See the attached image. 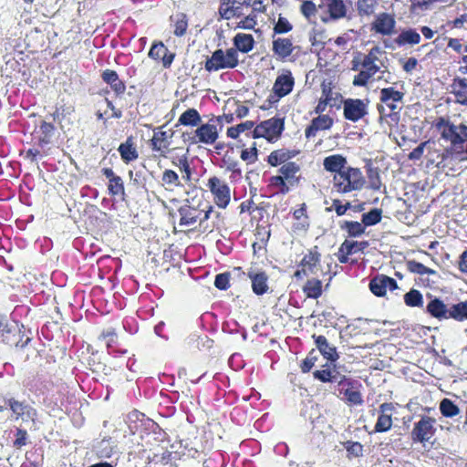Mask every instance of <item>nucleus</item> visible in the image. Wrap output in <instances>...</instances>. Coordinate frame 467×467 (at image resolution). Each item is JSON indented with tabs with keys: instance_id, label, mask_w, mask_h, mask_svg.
<instances>
[{
	"instance_id": "nucleus-53",
	"label": "nucleus",
	"mask_w": 467,
	"mask_h": 467,
	"mask_svg": "<svg viewBox=\"0 0 467 467\" xmlns=\"http://www.w3.org/2000/svg\"><path fill=\"white\" fill-rule=\"evenodd\" d=\"M440 411L443 417L453 418L460 413L459 407L450 399H443L440 402Z\"/></svg>"
},
{
	"instance_id": "nucleus-27",
	"label": "nucleus",
	"mask_w": 467,
	"mask_h": 467,
	"mask_svg": "<svg viewBox=\"0 0 467 467\" xmlns=\"http://www.w3.org/2000/svg\"><path fill=\"white\" fill-rule=\"evenodd\" d=\"M300 153L299 150L281 148L273 150L267 156V163L272 167H278L292 162L291 160Z\"/></svg>"
},
{
	"instance_id": "nucleus-33",
	"label": "nucleus",
	"mask_w": 467,
	"mask_h": 467,
	"mask_svg": "<svg viewBox=\"0 0 467 467\" xmlns=\"http://www.w3.org/2000/svg\"><path fill=\"white\" fill-rule=\"evenodd\" d=\"M118 151L126 164L135 161L139 158L137 145L132 136L128 137L124 142L119 144Z\"/></svg>"
},
{
	"instance_id": "nucleus-54",
	"label": "nucleus",
	"mask_w": 467,
	"mask_h": 467,
	"mask_svg": "<svg viewBox=\"0 0 467 467\" xmlns=\"http://www.w3.org/2000/svg\"><path fill=\"white\" fill-rule=\"evenodd\" d=\"M382 219V210L379 208H373L369 212L365 213L361 216V222L367 226H372L379 223Z\"/></svg>"
},
{
	"instance_id": "nucleus-59",
	"label": "nucleus",
	"mask_w": 467,
	"mask_h": 467,
	"mask_svg": "<svg viewBox=\"0 0 467 467\" xmlns=\"http://www.w3.org/2000/svg\"><path fill=\"white\" fill-rule=\"evenodd\" d=\"M351 203L347 202L346 203H342L339 199H334L332 201V205L330 207L326 208V212L330 213L335 211L337 216H342L346 214L347 211L350 209Z\"/></svg>"
},
{
	"instance_id": "nucleus-63",
	"label": "nucleus",
	"mask_w": 467,
	"mask_h": 467,
	"mask_svg": "<svg viewBox=\"0 0 467 467\" xmlns=\"http://www.w3.org/2000/svg\"><path fill=\"white\" fill-rule=\"evenodd\" d=\"M317 356L316 355L315 349H312L305 359L300 364V368L303 373L309 372L316 364Z\"/></svg>"
},
{
	"instance_id": "nucleus-6",
	"label": "nucleus",
	"mask_w": 467,
	"mask_h": 467,
	"mask_svg": "<svg viewBox=\"0 0 467 467\" xmlns=\"http://www.w3.org/2000/svg\"><path fill=\"white\" fill-rule=\"evenodd\" d=\"M365 184L364 176L358 168L346 167L341 172L334 174L333 187L338 193L358 191Z\"/></svg>"
},
{
	"instance_id": "nucleus-29",
	"label": "nucleus",
	"mask_w": 467,
	"mask_h": 467,
	"mask_svg": "<svg viewBox=\"0 0 467 467\" xmlns=\"http://www.w3.org/2000/svg\"><path fill=\"white\" fill-rule=\"evenodd\" d=\"M101 173L109 180L108 192L110 196H125V186L122 178L111 168H103Z\"/></svg>"
},
{
	"instance_id": "nucleus-19",
	"label": "nucleus",
	"mask_w": 467,
	"mask_h": 467,
	"mask_svg": "<svg viewBox=\"0 0 467 467\" xmlns=\"http://www.w3.org/2000/svg\"><path fill=\"white\" fill-rule=\"evenodd\" d=\"M295 49L296 46L292 37L272 36V52L276 61H290Z\"/></svg>"
},
{
	"instance_id": "nucleus-23",
	"label": "nucleus",
	"mask_w": 467,
	"mask_h": 467,
	"mask_svg": "<svg viewBox=\"0 0 467 467\" xmlns=\"http://www.w3.org/2000/svg\"><path fill=\"white\" fill-rule=\"evenodd\" d=\"M7 404L16 420L22 421L34 420L36 416V410L26 400L20 401L15 398L8 400Z\"/></svg>"
},
{
	"instance_id": "nucleus-16",
	"label": "nucleus",
	"mask_w": 467,
	"mask_h": 467,
	"mask_svg": "<svg viewBox=\"0 0 467 467\" xmlns=\"http://www.w3.org/2000/svg\"><path fill=\"white\" fill-rule=\"evenodd\" d=\"M295 87V78L288 69L278 75L273 86V94L269 96V102L275 103L280 99L290 94Z\"/></svg>"
},
{
	"instance_id": "nucleus-37",
	"label": "nucleus",
	"mask_w": 467,
	"mask_h": 467,
	"mask_svg": "<svg viewBox=\"0 0 467 467\" xmlns=\"http://www.w3.org/2000/svg\"><path fill=\"white\" fill-rule=\"evenodd\" d=\"M451 93L454 95L455 101L467 106V78L456 77L451 84Z\"/></svg>"
},
{
	"instance_id": "nucleus-48",
	"label": "nucleus",
	"mask_w": 467,
	"mask_h": 467,
	"mask_svg": "<svg viewBox=\"0 0 467 467\" xmlns=\"http://www.w3.org/2000/svg\"><path fill=\"white\" fill-rule=\"evenodd\" d=\"M172 165L176 166L182 172V180L189 182L192 176V170L186 155H182L171 160Z\"/></svg>"
},
{
	"instance_id": "nucleus-40",
	"label": "nucleus",
	"mask_w": 467,
	"mask_h": 467,
	"mask_svg": "<svg viewBox=\"0 0 467 467\" xmlns=\"http://www.w3.org/2000/svg\"><path fill=\"white\" fill-rule=\"evenodd\" d=\"M346 164L347 159L340 154L329 155L323 161L324 169L335 174L341 172L346 168Z\"/></svg>"
},
{
	"instance_id": "nucleus-5",
	"label": "nucleus",
	"mask_w": 467,
	"mask_h": 467,
	"mask_svg": "<svg viewBox=\"0 0 467 467\" xmlns=\"http://www.w3.org/2000/svg\"><path fill=\"white\" fill-rule=\"evenodd\" d=\"M382 54V50L378 46L369 49L368 53L365 55L360 62L356 58L352 61V69L357 70L359 66L363 67L358 75L353 78V85L356 87H365L372 77H374L379 70L380 67L377 64L379 61V55Z\"/></svg>"
},
{
	"instance_id": "nucleus-26",
	"label": "nucleus",
	"mask_w": 467,
	"mask_h": 467,
	"mask_svg": "<svg viewBox=\"0 0 467 467\" xmlns=\"http://www.w3.org/2000/svg\"><path fill=\"white\" fill-rule=\"evenodd\" d=\"M56 132V127L53 123L41 121L32 133L33 140L38 147L43 148L52 142Z\"/></svg>"
},
{
	"instance_id": "nucleus-38",
	"label": "nucleus",
	"mask_w": 467,
	"mask_h": 467,
	"mask_svg": "<svg viewBox=\"0 0 467 467\" xmlns=\"http://www.w3.org/2000/svg\"><path fill=\"white\" fill-rule=\"evenodd\" d=\"M426 312L432 317L439 320L449 319V307L444 302L438 298H432L426 306Z\"/></svg>"
},
{
	"instance_id": "nucleus-3",
	"label": "nucleus",
	"mask_w": 467,
	"mask_h": 467,
	"mask_svg": "<svg viewBox=\"0 0 467 467\" xmlns=\"http://www.w3.org/2000/svg\"><path fill=\"white\" fill-rule=\"evenodd\" d=\"M223 117H213L208 122L201 123L191 132L183 133L191 144L213 145L219 139Z\"/></svg>"
},
{
	"instance_id": "nucleus-56",
	"label": "nucleus",
	"mask_w": 467,
	"mask_h": 467,
	"mask_svg": "<svg viewBox=\"0 0 467 467\" xmlns=\"http://www.w3.org/2000/svg\"><path fill=\"white\" fill-rule=\"evenodd\" d=\"M99 338L106 340V345L109 353H113L115 351V347H117L118 343V337L115 332V329L110 328L108 330H103L99 335Z\"/></svg>"
},
{
	"instance_id": "nucleus-36",
	"label": "nucleus",
	"mask_w": 467,
	"mask_h": 467,
	"mask_svg": "<svg viewBox=\"0 0 467 467\" xmlns=\"http://www.w3.org/2000/svg\"><path fill=\"white\" fill-rule=\"evenodd\" d=\"M160 184L165 191L171 192H174L177 188L183 187L179 174L171 169H165L162 171Z\"/></svg>"
},
{
	"instance_id": "nucleus-1",
	"label": "nucleus",
	"mask_w": 467,
	"mask_h": 467,
	"mask_svg": "<svg viewBox=\"0 0 467 467\" xmlns=\"http://www.w3.org/2000/svg\"><path fill=\"white\" fill-rule=\"evenodd\" d=\"M434 126L441 132V137L451 143V146L445 148L439 156L441 161L438 165L444 168L450 158L459 159L457 150H459V145L464 144L467 140V125L463 123L455 125L449 119L440 117L435 120Z\"/></svg>"
},
{
	"instance_id": "nucleus-7",
	"label": "nucleus",
	"mask_w": 467,
	"mask_h": 467,
	"mask_svg": "<svg viewBox=\"0 0 467 467\" xmlns=\"http://www.w3.org/2000/svg\"><path fill=\"white\" fill-rule=\"evenodd\" d=\"M31 340L26 331L12 326L6 316L0 314V343L23 349Z\"/></svg>"
},
{
	"instance_id": "nucleus-35",
	"label": "nucleus",
	"mask_w": 467,
	"mask_h": 467,
	"mask_svg": "<svg viewBox=\"0 0 467 467\" xmlns=\"http://www.w3.org/2000/svg\"><path fill=\"white\" fill-rule=\"evenodd\" d=\"M293 218L296 221L293 229L295 232H306L310 226V220L307 214V206L305 202L301 203L298 208L292 213Z\"/></svg>"
},
{
	"instance_id": "nucleus-61",
	"label": "nucleus",
	"mask_w": 467,
	"mask_h": 467,
	"mask_svg": "<svg viewBox=\"0 0 467 467\" xmlns=\"http://www.w3.org/2000/svg\"><path fill=\"white\" fill-rule=\"evenodd\" d=\"M230 272L221 273L215 275L214 286L219 290H227L230 287Z\"/></svg>"
},
{
	"instance_id": "nucleus-46",
	"label": "nucleus",
	"mask_w": 467,
	"mask_h": 467,
	"mask_svg": "<svg viewBox=\"0 0 467 467\" xmlns=\"http://www.w3.org/2000/svg\"><path fill=\"white\" fill-rule=\"evenodd\" d=\"M449 319L462 322L467 320V301H460L449 307Z\"/></svg>"
},
{
	"instance_id": "nucleus-2",
	"label": "nucleus",
	"mask_w": 467,
	"mask_h": 467,
	"mask_svg": "<svg viewBox=\"0 0 467 467\" xmlns=\"http://www.w3.org/2000/svg\"><path fill=\"white\" fill-rule=\"evenodd\" d=\"M302 181L301 167L296 162H289L278 169V174L269 179L268 188L272 194L285 195L297 188Z\"/></svg>"
},
{
	"instance_id": "nucleus-62",
	"label": "nucleus",
	"mask_w": 467,
	"mask_h": 467,
	"mask_svg": "<svg viewBox=\"0 0 467 467\" xmlns=\"http://www.w3.org/2000/svg\"><path fill=\"white\" fill-rule=\"evenodd\" d=\"M408 269L411 273H415V274L421 275H430V274L434 273V271L432 269L427 267L423 264L417 262L415 260L408 262Z\"/></svg>"
},
{
	"instance_id": "nucleus-8",
	"label": "nucleus",
	"mask_w": 467,
	"mask_h": 467,
	"mask_svg": "<svg viewBox=\"0 0 467 467\" xmlns=\"http://www.w3.org/2000/svg\"><path fill=\"white\" fill-rule=\"evenodd\" d=\"M239 64L238 53L235 48L223 50L218 48L208 57L204 63L207 72H216L222 69H233Z\"/></svg>"
},
{
	"instance_id": "nucleus-31",
	"label": "nucleus",
	"mask_w": 467,
	"mask_h": 467,
	"mask_svg": "<svg viewBox=\"0 0 467 467\" xmlns=\"http://www.w3.org/2000/svg\"><path fill=\"white\" fill-rule=\"evenodd\" d=\"M333 124L334 120L329 115H318L306 128L305 136L306 139L314 138L319 130H329Z\"/></svg>"
},
{
	"instance_id": "nucleus-18",
	"label": "nucleus",
	"mask_w": 467,
	"mask_h": 467,
	"mask_svg": "<svg viewBox=\"0 0 467 467\" xmlns=\"http://www.w3.org/2000/svg\"><path fill=\"white\" fill-rule=\"evenodd\" d=\"M250 2L251 0H221L219 14L225 20L245 16Z\"/></svg>"
},
{
	"instance_id": "nucleus-57",
	"label": "nucleus",
	"mask_w": 467,
	"mask_h": 467,
	"mask_svg": "<svg viewBox=\"0 0 467 467\" xmlns=\"http://www.w3.org/2000/svg\"><path fill=\"white\" fill-rule=\"evenodd\" d=\"M293 29V25L286 17L279 16L277 22L274 25L273 35H283L290 32Z\"/></svg>"
},
{
	"instance_id": "nucleus-42",
	"label": "nucleus",
	"mask_w": 467,
	"mask_h": 467,
	"mask_svg": "<svg viewBox=\"0 0 467 467\" xmlns=\"http://www.w3.org/2000/svg\"><path fill=\"white\" fill-rule=\"evenodd\" d=\"M233 41L234 46L233 48H235L237 52L248 53L254 46V39L251 34L238 33Z\"/></svg>"
},
{
	"instance_id": "nucleus-30",
	"label": "nucleus",
	"mask_w": 467,
	"mask_h": 467,
	"mask_svg": "<svg viewBox=\"0 0 467 467\" xmlns=\"http://www.w3.org/2000/svg\"><path fill=\"white\" fill-rule=\"evenodd\" d=\"M312 337L317 348L327 361L333 363L339 358L337 348L331 344L325 336L314 334Z\"/></svg>"
},
{
	"instance_id": "nucleus-17",
	"label": "nucleus",
	"mask_w": 467,
	"mask_h": 467,
	"mask_svg": "<svg viewBox=\"0 0 467 467\" xmlns=\"http://www.w3.org/2000/svg\"><path fill=\"white\" fill-rule=\"evenodd\" d=\"M396 26L397 22L393 14L381 12L375 16L370 24V31L382 36H391L397 33Z\"/></svg>"
},
{
	"instance_id": "nucleus-52",
	"label": "nucleus",
	"mask_w": 467,
	"mask_h": 467,
	"mask_svg": "<svg viewBox=\"0 0 467 467\" xmlns=\"http://www.w3.org/2000/svg\"><path fill=\"white\" fill-rule=\"evenodd\" d=\"M88 365L89 369L96 374L108 375L110 370V368L100 360V358L94 353L88 358Z\"/></svg>"
},
{
	"instance_id": "nucleus-24",
	"label": "nucleus",
	"mask_w": 467,
	"mask_h": 467,
	"mask_svg": "<svg viewBox=\"0 0 467 467\" xmlns=\"http://www.w3.org/2000/svg\"><path fill=\"white\" fill-rule=\"evenodd\" d=\"M379 417L374 427V432H386L392 427V416L395 406L392 402H384L379 407Z\"/></svg>"
},
{
	"instance_id": "nucleus-22",
	"label": "nucleus",
	"mask_w": 467,
	"mask_h": 467,
	"mask_svg": "<svg viewBox=\"0 0 467 467\" xmlns=\"http://www.w3.org/2000/svg\"><path fill=\"white\" fill-rule=\"evenodd\" d=\"M148 56L156 62H161L164 68H169L175 57V54L171 52L163 42L160 40L152 42Z\"/></svg>"
},
{
	"instance_id": "nucleus-21",
	"label": "nucleus",
	"mask_w": 467,
	"mask_h": 467,
	"mask_svg": "<svg viewBox=\"0 0 467 467\" xmlns=\"http://www.w3.org/2000/svg\"><path fill=\"white\" fill-rule=\"evenodd\" d=\"M368 287L374 296L382 297L386 296L388 290L394 291L399 286L394 278L379 274L370 279Z\"/></svg>"
},
{
	"instance_id": "nucleus-60",
	"label": "nucleus",
	"mask_w": 467,
	"mask_h": 467,
	"mask_svg": "<svg viewBox=\"0 0 467 467\" xmlns=\"http://www.w3.org/2000/svg\"><path fill=\"white\" fill-rule=\"evenodd\" d=\"M344 447L348 457H360L363 455V445L358 441H348L344 443Z\"/></svg>"
},
{
	"instance_id": "nucleus-39",
	"label": "nucleus",
	"mask_w": 467,
	"mask_h": 467,
	"mask_svg": "<svg viewBox=\"0 0 467 467\" xmlns=\"http://www.w3.org/2000/svg\"><path fill=\"white\" fill-rule=\"evenodd\" d=\"M202 121V117L199 111L194 108H189L184 112H182L176 123V127L178 126H185V127H197Z\"/></svg>"
},
{
	"instance_id": "nucleus-25",
	"label": "nucleus",
	"mask_w": 467,
	"mask_h": 467,
	"mask_svg": "<svg viewBox=\"0 0 467 467\" xmlns=\"http://www.w3.org/2000/svg\"><path fill=\"white\" fill-rule=\"evenodd\" d=\"M321 99L328 102L330 108L339 109L342 107L344 98L342 94L336 88L330 80H324L321 83Z\"/></svg>"
},
{
	"instance_id": "nucleus-12",
	"label": "nucleus",
	"mask_w": 467,
	"mask_h": 467,
	"mask_svg": "<svg viewBox=\"0 0 467 467\" xmlns=\"http://www.w3.org/2000/svg\"><path fill=\"white\" fill-rule=\"evenodd\" d=\"M436 420L431 416L423 415L413 424L410 431V440L412 443H420L425 446L426 443H433L431 440L434 438L437 428Z\"/></svg>"
},
{
	"instance_id": "nucleus-43",
	"label": "nucleus",
	"mask_w": 467,
	"mask_h": 467,
	"mask_svg": "<svg viewBox=\"0 0 467 467\" xmlns=\"http://www.w3.org/2000/svg\"><path fill=\"white\" fill-rule=\"evenodd\" d=\"M327 8L332 20L341 19L347 15V6L343 0H327Z\"/></svg>"
},
{
	"instance_id": "nucleus-34",
	"label": "nucleus",
	"mask_w": 467,
	"mask_h": 467,
	"mask_svg": "<svg viewBox=\"0 0 467 467\" xmlns=\"http://www.w3.org/2000/svg\"><path fill=\"white\" fill-rule=\"evenodd\" d=\"M102 80L109 85L112 91L115 93L117 97L122 96L126 91V85L123 80H121L118 75V73L113 69H105L101 73Z\"/></svg>"
},
{
	"instance_id": "nucleus-44",
	"label": "nucleus",
	"mask_w": 467,
	"mask_h": 467,
	"mask_svg": "<svg viewBox=\"0 0 467 467\" xmlns=\"http://www.w3.org/2000/svg\"><path fill=\"white\" fill-rule=\"evenodd\" d=\"M339 227L351 238L359 237L364 234L366 231V227L362 222L359 223L357 221H343L339 223Z\"/></svg>"
},
{
	"instance_id": "nucleus-50",
	"label": "nucleus",
	"mask_w": 467,
	"mask_h": 467,
	"mask_svg": "<svg viewBox=\"0 0 467 467\" xmlns=\"http://www.w3.org/2000/svg\"><path fill=\"white\" fill-rule=\"evenodd\" d=\"M313 377L315 379H317L322 383H333L337 381V375L333 374L328 364L324 365L322 369L315 370L313 372Z\"/></svg>"
},
{
	"instance_id": "nucleus-64",
	"label": "nucleus",
	"mask_w": 467,
	"mask_h": 467,
	"mask_svg": "<svg viewBox=\"0 0 467 467\" xmlns=\"http://www.w3.org/2000/svg\"><path fill=\"white\" fill-rule=\"evenodd\" d=\"M300 11L306 18L310 19L316 16L317 7L313 1L304 0L300 5Z\"/></svg>"
},
{
	"instance_id": "nucleus-58",
	"label": "nucleus",
	"mask_w": 467,
	"mask_h": 467,
	"mask_svg": "<svg viewBox=\"0 0 467 467\" xmlns=\"http://www.w3.org/2000/svg\"><path fill=\"white\" fill-rule=\"evenodd\" d=\"M240 158L247 164H254L258 161V150L256 143L254 142L252 147L242 150Z\"/></svg>"
},
{
	"instance_id": "nucleus-9",
	"label": "nucleus",
	"mask_w": 467,
	"mask_h": 467,
	"mask_svg": "<svg viewBox=\"0 0 467 467\" xmlns=\"http://www.w3.org/2000/svg\"><path fill=\"white\" fill-rule=\"evenodd\" d=\"M337 396L348 406H360L364 400L360 389L361 383L345 375L337 381Z\"/></svg>"
},
{
	"instance_id": "nucleus-49",
	"label": "nucleus",
	"mask_w": 467,
	"mask_h": 467,
	"mask_svg": "<svg viewBox=\"0 0 467 467\" xmlns=\"http://www.w3.org/2000/svg\"><path fill=\"white\" fill-rule=\"evenodd\" d=\"M366 171L370 189L379 191L382 184L379 169L378 167H373L371 163H368L366 166Z\"/></svg>"
},
{
	"instance_id": "nucleus-51",
	"label": "nucleus",
	"mask_w": 467,
	"mask_h": 467,
	"mask_svg": "<svg viewBox=\"0 0 467 467\" xmlns=\"http://www.w3.org/2000/svg\"><path fill=\"white\" fill-rule=\"evenodd\" d=\"M404 303L410 307H422L423 296L418 289L412 288L404 295Z\"/></svg>"
},
{
	"instance_id": "nucleus-45",
	"label": "nucleus",
	"mask_w": 467,
	"mask_h": 467,
	"mask_svg": "<svg viewBox=\"0 0 467 467\" xmlns=\"http://www.w3.org/2000/svg\"><path fill=\"white\" fill-rule=\"evenodd\" d=\"M380 0H358L357 10L359 16H371L375 15Z\"/></svg>"
},
{
	"instance_id": "nucleus-41",
	"label": "nucleus",
	"mask_w": 467,
	"mask_h": 467,
	"mask_svg": "<svg viewBox=\"0 0 467 467\" xmlns=\"http://www.w3.org/2000/svg\"><path fill=\"white\" fill-rule=\"evenodd\" d=\"M302 291L306 298L317 299L323 294V284L320 279L309 278L302 286Z\"/></svg>"
},
{
	"instance_id": "nucleus-10",
	"label": "nucleus",
	"mask_w": 467,
	"mask_h": 467,
	"mask_svg": "<svg viewBox=\"0 0 467 467\" xmlns=\"http://www.w3.org/2000/svg\"><path fill=\"white\" fill-rule=\"evenodd\" d=\"M321 258L322 254L317 245L308 249L297 264L296 270L293 275L294 278L303 280L310 275H315L321 270Z\"/></svg>"
},
{
	"instance_id": "nucleus-4",
	"label": "nucleus",
	"mask_w": 467,
	"mask_h": 467,
	"mask_svg": "<svg viewBox=\"0 0 467 467\" xmlns=\"http://www.w3.org/2000/svg\"><path fill=\"white\" fill-rule=\"evenodd\" d=\"M180 214V225L192 226L199 223L200 227H203L206 231L208 226H204V223L210 218L211 213L213 212V206L209 202H186L178 210Z\"/></svg>"
},
{
	"instance_id": "nucleus-11",
	"label": "nucleus",
	"mask_w": 467,
	"mask_h": 467,
	"mask_svg": "<svg viewBox=\"0 0 467 467\" xmlns=\"http://www.w3.org/2000/svg\"><path fill=\"white\" fill-rule=\"evenodd\" d=\"M284 130L285 119L273 117L257 124L252 131V138H263L268 142L274 143L280 139Z\"/></svg>"
},
{
	"instance_id": "nucleus-20",
	"label": "nucleus",
	"mask_w": 467,
	"mask_h": 467,
	"mask_svg": "<svg viewBox=\"0 0 467 467\" xmlns=\"http://www.w3.org/2000/svg\"><path fill=\"white\" fill-rule=\"evenodd\" d=\"M343 116L347 120L357 122L368 114V103L360 99H347L343 103Z\"/></svg>"
},
{
	"instance_id": "nucleus-15",
	"label": "nucleus",
	"mask_w": 467,
	"mask_h": 467,
	"mask_svg": "<svg viewBox=\"0 0 467 467\" xmlns=\"http://www.w3.org/2000/svg\"><path fill=\"white\" fill-rule=\"evenodd\" d=\"M403 98L404 93L400 90H396L393 87L381 88L379 92V100L389 109V113H386L385 107L379 104L377 109L380 116L389 117L391 114L398 113L400 110L398 103L402 102Z\"/></svg>"
},
{
	"instance_id": "nucleus-32",
	"label": "nucleus",
	"mask_w": 467,
	"mask_h": 467,
	"mask_svg": "<svg viewBox=\"0 0 467 467\" xmlns=\"http://www.w3.org/2000/svg\"><path fill=\"white\" fill-rule=\"evenodd\" d=\"M421 36L415 28H404L402 29L397 37L394 38L393 43L399 47H413L420 44Z\"/></svg>"
},
{
	"instance_id": "nucleus-47",
	"label": "nucleus",
	"mask_w": 467,
	"mask_h": 467,
	"mask_svg": "<svg viewBox=\"0 0 467 467\" xmlns=\"http://www.w3.org/2000/svg\"><path fill=\"white\" fill-rule=\"evenodd\" d=\"M173 22V34L176 36H182L188 29V19L185 14L179 13L171 17Z\"/></svg>"
},
{
	"instance_id": "nucleus-55",
	"label": "nucleus",
	"mask_w": 467,
	"mask_h": 467,
	"mask_svg": "<svg viewBox=\"0 0 467 467\" xmlns=\"http://www.w3.org/2000/svg\"><path fill=\"white\" fill-rule=\"evenodd\" d=\"M368 244V243L367 241L357 242L345 240L340 246L342 251H345L347 254H353L358 251L364 250Z\"/></svg>"
},
{
	"instance_id": "nucleus-28",
	"label": "nucleus",
	"mask_w": 467,
	"mask_h": 467,
	"mask_svg": "<svg viewBox=\"0 0 467 467\" xmlns=\"http://www.w3.org/2000/svg\"><path fill=\"white\" fill-rule=\"evenodd\" d=\"M247 276L251 280L252 291L256 296H263L269 290L268 275L263 270H249Z\"/></svg>"
},
{
	"instance_id": "nucleus-14",
	"label": "nucleus",
	"mask_w": 467,
	"mask_h": 467,
	"mask_svg": "<svg viewBox=\"0 0 467 467\" xmlns=\"http://www.w3.org/2000/svg\"><path fill=\"white\" fill-rule=\"evenodd\" d=\"M164 126L153 130V136L149 140L152 152L157 153L160 158H167L171 151V145L174 131L172 130H163Z\"/></svg>"
},
{
	"instance_id": "nucleus-13",
	"label": "nucleus",
	"mask_w": 467,
	"mask_h": 467,
	"mask_svg": "<svg viewBox=\"0 0 467 467\" xmlns=\"http://www.w3.org/2000/svg\"><path fill=\"white\" fill-rule=\"evenodd\" d=\"M213 203L220 209H225L231 202V188L229 184L221 177L211 176L206 182Z\"/></svg>"
}]
</instances>
